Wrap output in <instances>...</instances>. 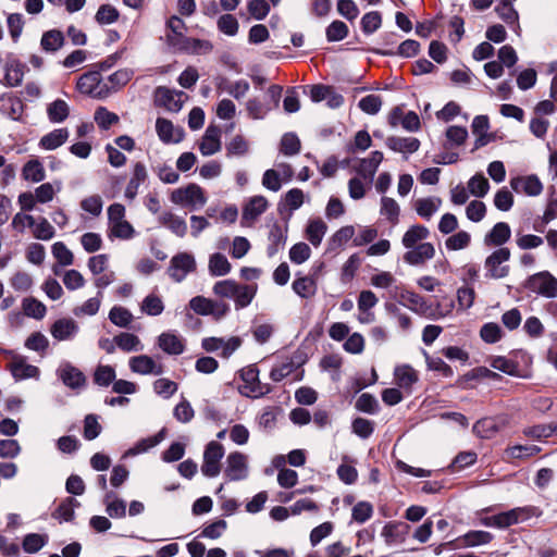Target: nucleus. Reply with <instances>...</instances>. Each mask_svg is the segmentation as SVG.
Segmentation results:
<instances>
[{
	"label": "nucleus",
	"mask_w": 557,
	"mask_h": 557,
	"mask_svg": "<svg viewBox=\"0 0 557 557\" xmlns=\"http://www.w3.org/2000/svg\"><path fill=\"white\" fill-rule=\"evenodd\" d=\"M67 128H55L44 135L39 140V147L45 150H54L61 147L69 138Z\"/></svg>",
	"instance_id": "30"
},
{
	"label": "nucleus",
	"mask_w": 557,
	"mask_h": 557,
	"mask_svg": "<svg viewBox=\"0 0 557 557\" xmlns=\"http://www.w3.org/2000/svg\"><path fill=\"white\" fill-rule=\"evenodd\" d=\"M305 202V194L299 188H292L288 190L277 205V210L281 214L289 211L292 214L295 210L299 209Z\"/></svg>",
	"instance_id": "26"
},
{
	"label": "nucleus",
	"mask_w": 557,
	"mask_h": 557,
	"mask_svg": "<svg viewBox=\"0 0 557 557\" xmlns=\"http://www.w3.org/2000/svg\"><path fill=\"white\" fill-rule=\"evenodd\" d=\"M240 377L244 382L240 392L248 397H261L271 391L268 384L260 382L259 370L255 364L242 369Z\"/></svg>",
	"instance_id": "4"
},
{
	"label": "nucleus",
	"mask_w": 557,
	"mask_h": 557,
	"mask_svg": "<svg viewBox=\"0 0 557 557\" xmlns=\"http://www.w3.org/2000/svg\"><path fill=\"white\" fill-rule=\"evenodd\" d=\"M47 115L51 123H62L70 115V107L64 100L57 99L47 106Z\"/></svg>",
	"instance_id": "37"
},
{
	"label": "nucleus",
	"mask_w": 557,
	"mask_h": 557,
	"mask_svg": "<svg viewBox=\"0 0 557 557\" xmlns=\"http://www.w3.org/2000/svg\"><path fill=\"white\" fill-rule=\"evenodd\" d=\"M224 475L230 481H242L248 476L247 456L239 451L231 453L226 458Z\"/></svg>",
	"instance_id": "11"
},
{
	"label": "nucleus",
	"mask_w": 557,
	"mask_h": 557,
	"mask_svg": "<svg viewBox=\"0 0 557 557\" xmlns=\"http://www.w3.org/2000/svg\"><path fill=\"white\" fill-rule=\"evenodd\" d=\"M51 252L59 265L67 267L74 262L73 252L62 242H57L51 247Z\"/></svg>",
	"instance_id": "48"
},
{
	"label": "nucleus",
	"mask_w": 557,
	"mask_h": 557,
	"mask_svg": "<svg viewBox=\"0 0 557 557\" xmlns=\"http://www.w3.org/2000/svg\"><path fill=\"white\" fill-rule=\"evenodd\" d=\"M430 236L429 230L420 224L409 227L403 236L401 243L408 249L403 259L414 267L423 265L435 256V248L431 243H420Z\"/></svg>",
	"instance_id": "1"
},
{
	"label": "nucleus",
	"mask_w": 557,
	"mask_h": 557,
	"mask_svg": "<svg viewBox=\"0 0 557 557\" xmlns=\"http://www.w3.org/2000/svg\"><path fill=\"white\" fill-rule=\"evenodd\" d=\"M495 11L497 12L499 18H502L506 24L511 26L515 30H518L520 28L518 21L519 15L512 5L497 4Z\"/></svg>",
	"instance_id": "54"
},
{
	"label": "nucleus",
	"mask_w": 557,
	"mask_h": 557,
	"mask_svg": "<svg viewBox=\"0 0 557 557\" xmlns=\"http://www.w3.org/2000/svg\"><path fill=\"white\" fill-rule=\"evenodd\" d=\"M128 367L132 372L140 375H161L164 372L163 364L157 362L148 355L131 357L128 360Z\"/></svg>",
	"instance_id": "12"
},
{
	"label": "nucleus",
	"mask_w": 557,
	"mask_h": 557,
	"mask_svg": "<svg viewBox=\"0 0 557 557\" xmlns=\"http://www.w3.org/2000/svg\"><path fill=\"white\" fill-rule=\"evenodd\" d=\"M280 151L285 156H295L300 151V140L294 133H286L280 145Z\"/></svg>",
	"instance_id": "61"
},
{
	"label": "nucleus",
	"mask_w": 557,
	"mask_h": 557,
	"mask_svg": "<svg viewBox=\"0 0 557 557\" xmlns=\"http://www.w3.org/2000/svg\"><path fill=\"white\" fill-rule=\"evenodd\" d=\"M22 175L26 181L38 183L45 180L46 173L41 162L35 159L23 166Z\"/></svg>",
	"instance_id": "45"
},
{
	"label": "nucleus",
	"mask_w": 557,
	"mask_h": 557,
	"mask_svg": "<svg viewBox=\"0 0 557 557\" xmlns=\"http://www.w3.org/2000/svg\"><path fill=\"white\" fill-rule=\"evenodd\" d=\"M326 231L327 225L322 219H312L308 222L306 228V237L314 247H318L321 244Z\"/></svg>",
	"instance_id": "34"
},
{
	"label": "nucleus",
	"mask_w": 557,
	"mask_h": 557,
	"mask_svg": "<svg viewBox=\"0 0 557 557\" xmlns=\"http://www.w3.org/2000/svg\"><path fill=\"white\" fill-rule=\"evenodd\" d=\"M63 44L64 36L62 32L58 29H51L44 33L40 40V46L46 52H55L63 46Z\"/></svg>",
	"instance_id": "39"
},
{
	"label": "nucleus",
	"mask_w": 557,
	"mask_h": 557,
	"mask_svg": "<svg viewBox=\"0 0 557 557\" xmlns=\"http://www.w3.org/2000/svg\"><path fill=\"white\" fill-rule=\"evenodd\" d=\"M189 307L197 314L213 315L215 319H221L228 311V306L224 302L215 301L202 296H196L190 299Z\"/></svg>",
	"instance_id": "7"
},
{
	"label": "nucleus",
	"mask_w": 557,
	"mask_h": 557,
	"mask_svg": "<svg viewBox=\"0 0 557 557\" xmlns=\"http://www.w3.org/2000/svg\"><path fill=\"white\" fill-rule=\"evenodd\" d=\"M154 98L157 104L164 107L171 112H178L187 99V95L181 90L160 86L154 91Z\"/></svg>",
	"instance_id": "10"
},
{
	"label": "nucleus",
	"mask_w": 557,
	"mask_h": 557,
	"mask_svg": "<svg viewBox=\"0 0 557 557\" xmlns=\"http://www.w3.org/2000/svg\"><path fill=\"white\" fill-rule=\"evenodd\" d=\"M148 180V171L143 162H135L133 165L132 176L125 188V197L129 200L135 199L138 194L139 186Z\"/></svg>",
	"instance_id": "16"
},
{
	"label": "nucleus",
	"mask_w": 557,
	"mask_h": 557,
	"mask_svg": "<svg viewBox=\"0 0 557 557\" xmlns=\"http://www.w3.org/2000/svg\"><path fill=\"white\" fill-rule=\"evenodd\" d=\"M527 288L548 298L557 297V280L547 271L530 276Z\"/></svg>",
	"instance_id": "6"
},
{
	"label": "nucleus",
	"mask_w": 557,
	"mask_h": 557,
	"mask_svg": "<svg viewBox=\"0 0 557 557\" xmlns=\"http://www.w3.org/2000/svg\"><path fill=\"white\" fill-rule=\"evenodd\" d=\"M30 228L33 237L39 240H50L55 235L53 225L44 216L34 219V224Z\"/></svg>",
	"instance_id": "38"
},
{
	"label": "nucleus",
	"mask_w": 557,
	"mask_h": 557,
	"mask_svg": "<svg viewBox=\"0 0 557 557\" xmlns=\"http://www.w3.org/2000/svg\"><path fill=\"white\" fill-rule=\"evenodd\" d=\"M322 267L323 264L321 263L315 269H313V272L310 275L296 278L292 285L293 290L301 298H310L314 296L317 292L318 273Z\"/></svg>",
	"instance_id": "15"
},
{
	"label": "nucleus",
	"mask_w": 557,
	"mask_h": 557,
	"mask_svg": "<svg viewBox=\"0 0 557 557\" xmlns=\"http://www.w3.org/2000/svg\"><path fill=\"white\" fill-rule=\"evenodd\" d=\"M504 423L499 424L494 418H483L474 423L473 433L481 438H492L500 431Z\"/></svg>",
	"instance_id": "32"
},
{
	"label": "nucleus",
	"mask_w": 557,
	"mask_h": 557,
	"mask_svg": "<svg viewBox=\"0 0 557 557\" xmlns=\"http://www.w3.org/2000/svg\"><path fill=\"white\" fill-rule=\"evenodd\" d=\"M382 25V15L377 11L366 13L361 18V29L366 35L376 32Z\"/></svg>",
	"instance_id": "56"
},
{
	"label": "nucleus",
	"mask_w": 557,
	"mask_h": 557,
	"mask_svg": "<svg viewBox=\"0 0 557 557\" xmlns=\"http://www.w3.org/2000/svg\"><path fill=\"white\" fill-rule=\"evenodd\" d=\"M48 542V535L29 533L23 540V549L28 554L39 552Z\"/></svg>",
	"instance_id": "49"
},
{
	"label": "nucleus",
	"mask_w": 557,
	"mask_h": 557,
	"mask_svg": "<svg viewBox=\"0 0 557 557\" xmlns=\"http://www.w3.org/2000/svg\"><path fill=\"white\" fill-rule=\"evenodd\" d=\"M269 207L264 196L251 197L243 208L242 219L247 222H255Z\"/></svg>",
	"instance_id": "22"
},
{
	"label": "nucleus",
	"mask_w": 557,
	"mask_h": 557,
	"mask_svg": "<svg viewBox=\"0 0 557 557\" xmlns=\"http://www.w3.org/2000/svg\"><path fill=\"white\" fill-rule=\"evenodd\" d=\"M286 243V230L277 223L273 224L269 233L268 256L273 257Z\"/></svg>",
	"instance_id": "36"
},
{
	"label": "nucleus",
	"mask_w": 557,
	"mask_h": 557,
	"mask_svg": "<svg viewBox=\"0 0 557 557\" xmlns=\"http://www.w3.org/2000/svg\"><path fill=\"white\" fill-rule=\"evenodd\" d=\"M79 506V502L73 497H67L60 503L55 510V518L63 521H71L74 518V509Z\"/></svg>",
	"instance_id": "59"
},
{
	"label": "nucleus",
	"mask_w": 557,
	"mask_h": 557,
	"mask_svg": "<svg viewBox=\"0 0 557 557\" xmlns=\"http://www.w3.org/2000/svg\"><path fill=\"white\" fill-rule=\"evenodd\" d=\"M78 324L71 318L57 320L50 327V333L57 341H70L78 332Z\"/></svg>",
	"instance_id": "17"
},
{
	"label": "nucleus",
	"mask_w": 557,
	"mask_h": 557,
	"mask_svg": "<svg viewBox=\"0 0 557 557\" xmlns=\"http://www.w3.org/2000/svg\"><path fill=\"white\" fill-rule=\"evenodd\" d=\"M373 515V506L371 503L361 500L358 502L351 510V518L357 523H364Z\"/></svg>",
	"instance_id": "60"
},
{
	"label": "nucleus",
	"mask_w": 557,
	"mask_h": 557,
	"mask_svg": "<svg viewBox=\"0 0 557 557\" xmlns=\"http://www.w3.org/2000/svg\"><path fill=\"white\" fill-rule=\"evenodd\" d=\"M348 26L339 20L333 21L325 29L327 41H341L348 36Z\"/></svg>",
	"instance_id": "50"
},
{
	"label": "nucleus",
	"mask_w": 557,
	"mask_h": 557,
	"mask_svg": "<svg viewBox=\"0 0 557 557\" xmlns=\"http://www.w3.org/2000/svg\"><path fill=\"white\" fill-rule=\"evenodd\" d=\"M257 293V285H237L234 302L236 309H243L248 307Z\"/></svg>",
	"instance_id": "40"
},
{
	"label": "nucleus",
	"mask_w": 557,
	"mask_h": 557,
	"mask_svg": "<svg viewBox=\"0 0 557 557\" xmlns=\"http://www.w3.org/2000/svg\"><path fill=\"white\" fill-rule=\"evenodd\" d=\"M383 160L381 151H373L369 158L360 160L357 172L360 176L372 182L374 174Z\"/></svg>",
	"instance_id": "29"
},
{
	"label": "nucleus",
	"mask_w": 557,
	"mask_h": 557,
	"mask_svg": "<svg viewBox=\"0 0 557 557\" xmlns=\"http://www.w3.org/2000/svg\"><path fill=\"white\" fill-rule=\"evenodd\" d=\"M493 537V534L487 531L473 530L466 533L461 541L465 546L472 547L488 544Z\"/></svg>",
	"instance_id": "47"
},
{
	"label": "nucleus",
	"mask_w": 557,
	"mask_h": 557,
	"mask_svg": "<svg viewBox=\"0 0 557 557\" xmlns=\"http://www.w3.org/2000/svg\"><path fill=\"white\" fill-rule=\"evenodd\" d=\"M120 16L119 11L111 4H102L99 7L95 20L98 24H112L117 21Z\"/></svg>",
	"instance_id": "64"
},
{
	"label": "nucleus",
	"mask_w": 557,
	"mask_h": 557,
	"mask_svg": "<svg viewBox=\"0 0 557 557\" xmlns=\"http://www.w3.org/2000/svg\"><path fill=\"white\" fill-rule=\"evenodd\" d=\"M133 74L134 72L129 69H122L111 74L108 77V81L111 84V86L108 88V91H115L124 87L132 79Z\"/></svg>",
	"instance_id": "63"
},
{
	"label": "nucleus",
	"mask_w": 557,
	"mask_h": 557,
	"mask_svg": "<svg viewBox=\"0 0 557 557\" xmlns=\"http://www.w3.org/2000/svg\"><path fill=\"white\" fill-rule=\"evenodd\" d=\"M409 525L404 522H388L384 525L381 535L387 545H397L405 542Z\"/></svg>",
	"instance_id": "19"
},
{
	"label": "nucleus",
	"mask_w": 557,
	"mask_h": 557,
	"mask_svg": "<svg viewBox=\"0 0 557 557\" xmlns=\"http://www.w3.org/2000/svg\"><path fill=\"white\" fill-rule=\"evenodd\" d=\"M135 234V228L127 220L115 223L108 227V237L110 239L119 238L123 240H128L133 238Z\"/></svg>",
	"instance_id": "44"
},
{
	"label": "nucleus",
	"mask_w": 557,
	"mask_h": 557,
	"mask_svg": "<svg viewBox=\"0 0 557 557\" xmlns=\"http://www.w3.org/2000/svg\"><path fill=\"white\" fill-rule=\"evenodd\" d=\"M156 131L160 140L165 144L180 143L184 137L182 129L175 128L170 120L163 117L157 119Z\"/></svg>",
	"instance_id": "21"
},
{
	"label": "nucleus",
	"mask_w": 557,
	"mask_h": 557,
	"mask_svg": "<svg viewBox=\"0 0 557 557\" xmlns=\"http://www.w3.org/2000/svg\"><path fill=\"white\" fill-rule=\"evenodd\" d=\"M172 202L189 206L193 209L201 208L207 202L203 189L197 184H189L184 188L175 189L171 195Z\"/></svg>",
	"instance_id": "5"
},
{
	"label": "nucleus",
	"mask_w": 557,
	"mask_h": 557,
	"mask_svg": "<svg viewBox=\"0 0 557 557\" xmlns=\"http://www.w3.org/2000/svg\"><path fill=\"white\" fill-rule=\"evenodd\" d=\"M220 129L216 126H209L199 145L200 152L203 156H211L221 149Z\"/></svg>",
	"instance_id": "27"
},
{
	"label": "nucleus",
	"mask_w": 557,
	"mask_h": 557,
	"mask_svg": "<svg viewBox=\"0 0 557 557\" xmlns=\"http://www.w3.org/2000/svg\"><path fill=\"white\" fill-rule=\"evenodd\" d=\"M232 265L228 262L227 258L220 253L215 252L211 255L209 259V272L213 276H223L231 272Z\"/></svg>",
	"instance_id": "42"
},
{
	"label": "nucleus",
	"mask_w": 557,
	"mask_h": 557,
	"mask_svg": "<svg viewBox=\"0 0 557 557\" xmlns=\"http://www.w3.org/2000/svg\"><path fill=\"white\" fill-rule=\"evenodd\" d=\"M271 109V106L261 102L258 98H251L246 102L247 113L253 120L264 119Z\"/></svg>",
	"instance_id": "55"
},
{
	"label": "nucleus",
	"mask_w": 557,
	"mask_h": 557,
	"mask_svg": "<svg viewBox=\"0 0 557 557\" xmlns=\"http://www.w3.org/2000/svg\"><path fill=\"white\" fill-rule=\"evenodd\" d=\"M115 370L111 366H98L94 373V382L102 387L113 384L115 380Z\"/></svg>",
	"instance_id": "53"
},
{
	"label": "nucleus",
	"mask_w": 557,
	"mask_h": 557,
	"mask_svg": "<svg viewBox=\"0 0 557 557\" xmlns=\"http://www.w3.org/2000/svg\"><path fill=\"white\" fill-rule=\"evenodd\" d=\"M76 87L82 94L100 96L103 92L101 74L96 71L83 74L78 78Z\"/></svg>",
	"instance_id": "20"
},
{
	"label": "nucleus",
	"mask_w": 557,
	"mask_h": 557,
	"mask_svg": "<svg viewBox=\"0 0 557 557\" xmlns=\"http://www.w3.org/2000/svg\"><path fill=\"white\" fill-rule=\"evenodd\" d=\"M159 223L168 227L172 233L178 237H184L187 233V224L181 216L172 212H163L158 218Z\"/></svg>",
	"instance_id": "31"
},
{
	"label": "nucleus",
	"mask_w": 557,
	"mask_h": 557,
	"mask_svg": "<svg viewBox=\"0 0 557 557\" xmlns=\"http://www.w3.org/2000/svg\"><path fill=\"white\" fill-rule=\"evenodd\" d=\"M22 308L25 315L36 320L44 319L47 313L46 306L34 297L24 298L22 301Z\"/></svg>",
	"instance_id": "43"
},
{
	"label": "nucleus",
	"mask_w": 557,
	"mask_h": 557,
	"mask_svg": "<svg viewBox=\"0 0 557 557\" xmlns=\"http://www.w3.org/2000/svg\"><path fill=\"white\" fill-rule=\"evenodd\" d=\"M110 321L120 327H127L133 321L132 312L121 306H114L109 312Z\"/></svg>",
	"instance_id": "52"
},
{
	"label": "nucleus",
	"mask_w": 557,
	"mask_h": 557,
	"mask_svg": "<svg viewBox=\"0 0 557 557\" xmlns=\"http://www.w3.org/2000/svg\"><path fill=\"white\" fill-rule=\"evenodd\" d=\"M141 311L148 315H159L164 310V305L162 299L157 295H148L141 302Z\"/></svg>",
	"instance_id": "57"
},
{
	"label": "nucleus",
	"mask_w": 557,
	"mask_h": 557,
	"mask_svg": "<svg viewBox=\"0 0 557 557\" xmlns=\"http://www.w3.org/2000/svg\"><path fill=\"white\" fill-rule=\"evenodd\" d=\"M224 447L216 441L207 444L203 451L201 473L207 478H215L221 472V460L224 456Z\"/></svg>",
	"instance_id": "3"
},
{
	"label": "nucleus",
	"mask_w": 557,
	"mask_h": 557,
	"mask_svg": "<svg viewBox=\"0 0 557 557\" xmlns=\"http://www.w3.org/2000/svg\"><path fill=\"white\" fill-rule=\"evenodd\" d=\"M12 361L9 364V369L15 380H25V379H38L40 374V370L33 364L26 362L25 357L13 354Z\"/></svg>",
	"instance_id": "14"
},
{
	"label": "nucleus",
	"mask_w": 557,
	"mask_h": 557,
	"mask_svg": "<svg viewBox=\"0 0 557 557\" xmlns=\"http://www.w3.org/2000/svg\"><path fill=\"white\" fill-rule=\"evenodd\" d=\"M400 298L405 306L419 314L426 315L431 310V306L426 300L417 293L406 292L400 295Z\"/></svg>",
	"instance_id": "33"
},
{
	"label": "nucleus",
	"mask_w": 557,
	"mask_h": 557,
	"mask_svg": "<svg viewBox=\"0 0 557 557\" xmlns=\"http://www.w3.org/2000/svg\"><path fill=\"white\" fill-rule=\"evenodd\" d=\"M58 377L62 383L71 388L78 389L86 384L85 374L70 362H62L57 370Z\"/></svg>",
	"instance_id": "13"
},
{
	"label": "nucleus",
	"mask_w": 557,
	"mask_h": 557,
	"mask_svg": "<svg viewBox=\"0 0 557 557\" xmlns=\"http://www.w3.org/2000/svg\"><path fill=\"white\" fill-rule=\"evenodd\" d=\"M510 186L516 193H524L528 196H537L543 190V185L535 175L515 177L510 181Z\"/></svg>",
	"instance_id": "18"
},
{
	"label": "nucleus",
	"mask_w": 557,
	"mask_h": 557,
	"mask_svg": "<svg viewBox=\"0 0 557 557\" xmlns=\"http://www.w3.org/2000/svg\"><path fill=\"white\" fill-rule=\"evenodd\" d=\"M510 236L511 230L508 223L498 222L485 235L484 244L487 246H502L509 240Z\"/></svg>",
	"instance_id": "28"
},
{
	"label": "nucleus",
	"mask_w": 557,
	"mask_h": 557,
	"mask_svg": "<svg viewBox=\"0 0 557 557\" xmlns=\"http://www.w3.org/2000/svg\"><path fill=\"white\" fill-rule=\"evenodd\" d=\"M399 206L395 199L389 197H382L381 199V214L384 215L393 225L398 223Z\"/></svg>",
	"instance_id": "51"
},
{
	"label": "nucleus",
	"mask_w": 557,
	"mask_h": 557,
	"mask_svg": "<svg viewBox=\"0 0 557 557\" xmlns=\"http://www.w3.org/2000/svg\"><path fill=\"white\" fill-rule=\"evenodd\" d=\"M195 270V258L188 252H180L170 261L169 274L177 283L182 282L188 273Z\"/></svg>",
	"instance_id": "9"
},
{
	"label": "nucleus",
	"mask_w": 557,
	"mask_h": 557,
	"mask_svg": "<svg viewBox=\"0 0 557 557\" xmlns=\"http://www.w3.org/2000/svg\"><path fill=\"white\" fill-rule=\"evenodd\" d=\"M471 243V235L466 231H459L450 235L445 240V246L448 250H461L467 248Z\"/></svg>",
	"instance_id": "58"
},
{
	"label": "nucleus",
	"mask_w": 557,
	"mask_h": 557,
	"mask_svg": "<svg viewBox=\"0 0 557 557\" xmlns=\"http://www.w3.org/2000/svg\"><path fill=\"white\" fill-rule=\"evenodd\" d=\"M159 347L169 355H181L185 350L184 339L172 333L164 332L158 337Z\"/></svg>",
	"instance_id": "25"
},
{
	"label": "nucleus",
	"mask_w": 557,
	"mask_h": 557,
	"mask_svg": "<svg viewBox=\"0 0 557 557\" xmlns=\"http://www.w3.org/2000/svg\"><path fill=\"white\" fill-rule=\"evenodd\" d=\"M442 205L441 198H421L418 199L414 203V208L417 213L426 220H430L431 216L438 210Z\"/></svg>",
	"instance_id": "41"
},
{
	"label": "nucleus",
	"mask_w": 557,
	"mask_h": 557,
	"mask_svg": "<svg viewBox=\"0 0 557 557\" xmlns=\"http://www.w3.org/2000/svg\"><path fill=\"white\" fill-rule=\"evenodd\" d=\"M115 345L125 352L140 351L144 349V345L139 337L133 333H120L113 338Z\"/></svg>",
	"instance_id": "35"
},
{
	"label": "nucleus",
	"mask_w": 557,
	"mask_h": 557,
	"mask_svg": "<svg viewBox=\"0 0 557 557\" xmlns=\"http://www.w3.org/2000/svg\"><path fill=\"white\" fill-rule=\"evenodd\" d=\"M468 189L475 197H484L490 189V183L482 174H475L469 180Z\"/></svg>",
	"instance_id": "62"
},
{
	"label": "nucleus",
	"mask_w": 557,
	"mask_h": 557,
	"mask_svg": "<svg viewBox=\"0 0 557 557\" xmlns=\"http://www.w3.org/2000/svg\"><path fill=\"white\" fill-rule=\"evenodd\" d=\"M395 383L398 387L411 392L413 384L419 380L418 372L408 364L398 366L394 371Z\"/></svg>",
	"instance_id": "24"
},
{
	"label": "nucleus",
	"mask_w": 557,
	"mask_h": 557,
	"mask_svg": "<svg viewBox=\"0 0 557 557\" xmlns=\"http://www.w3.org/2000/svg\"><path fill=\"white\" fill-rule=\"evenodd\" d=\"M510 250L506 247H500L492 252L485 260V269L487 275L492 278H503L508 275V265H502L510 258Z\"/></svg>",
	"instance_id": "8"
},
{
	"label": "nucleus",
	"mask_w": 557,
	"mask_h": 557,
	"mask_svg": "<svg viewBox=\"0 0 557 557\" xmlns=\"http://www.w3.org/2000/svg\"><path fill=\"white\" fill-rule=\"evenodd\" d=\"M532 507H517L481 520L485 527L506 529L513 524L523 522L533 516Z\"/></svg>",
	"instance_id": "2"
},
{
	"label": "nucleus",
	"mask_w": 557,
	"mask_h": 557,
	"mask_svg": "<svg viewBox=\"0 0 557 557\" xmlns=\"http://www.w3.org/2000/svg\"><path fill=\"white\" fill-rule=\"evenodd\" d=\"M541 447L536 445H515L507 447L505 456L508 459H522L537 455Z\"/></svg>",
	"instance_id": "46"
},
{
	"label": "nucleus",
	"mask_w": 557,
	"mask_h": 557,
	"mask_svg": "<svg viewBox=\"0 0 557 557\" xmlns=\"http://www.w3.org/2000/svg\"><path fill=\"white\" fill-rule=\"evenodd\" d=\"M385 144L391 150L403 154L413 153L420 148V140L414 137L391 136Z\"/></svg>",
	"instance_id": "23"
}]
</instances>
